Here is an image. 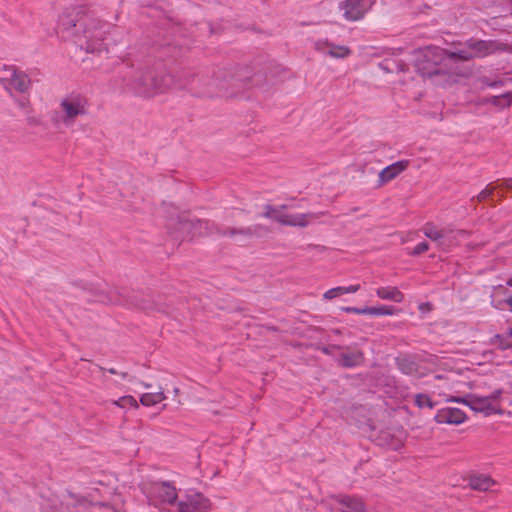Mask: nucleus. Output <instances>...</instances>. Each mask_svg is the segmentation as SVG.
I'll use <instances>...</instances> for the list:
<instances>
[{
	"instance_id": "f257e3e1",
	"label": "nucleus",
	"mask_w": 512,
	"mask_h": 512,
	"mask_svg": "<svg viewBox=\"0 0 512 512\" xmlns=\"http://www.w3.org/2000/svg\"><path fill=\"white\" fill-rule=\"evenodd\" d=\"M283 78L287 70L281 65L262 59L254 60L250 65H235L231 68L213 69L212 74L196 73L187 71L175 81L176 87L188 88L195 91L198 95L214 97L219 93H224L227 97L234 96V92L229 93V89L241 90L254 87H263L271 79Z\"/></svg>"
},
{
	"instance_id": "f03ea898",
	"label": "nucleus",
	"mask_w": 512,
	"mask_h": 512,
	"mask_svg": "<svg viewBox=\"0 0 512 512\" xmlns=\"http://www.w3.org/2000/svg\"><path fill=\"white\" fill-rule=\"evenodd\" d=\"M105 24L90 14L86 6L66 8L58 18L56 33L63 40H70L87 53L107 52L103 30Z\"/></svg>"
},
{
	"instance_id": "7ed1b4c3",
	"label": "nucleus",
	"mask_w": 512,
	"mask_h": 512,
	"mask_svg": "<svg viewBox=\"0 0 512 512\" xmlns=\"http://www.w3.org/2000/svg\"><path fill=\"white\" fill-rule=\"evenodd\" d=\"M120 73L124 85L142 97H153L175 85L173 75L155 67L133 69L125 66Z\"/></svg>"
},
{
	"instance_id": "20e7f679",
	"label": "nucleus",
	"mask_w": 512,
	"mask_h": 512,
	"mask_svg": "<svg viewBox=\"0 0 512 512\" xmlns=\"http://www.w3.org/2000/svg\"><path fill=\"white\" fill-rule=\"evenodd\" d=\"M91 292L97 302L128 305L141 309L147 313L160 312L167 315L171 314L170 306L163 302L160 296L157 298L145 297L139 293L130 292L126 289H116L113 292H106L95 288L91 290Z\"/></svg>"
},
{
	"instance_id": "39448f33",
	"label": "nucleus",
	"mask_w": 512,
	"mask_h": 512,
	"mask_svg": "<svg viewBox=\"0 0 512 512\" xmlns=\"http://www.w3.org/2000/svg\"><path fill=\"white\" fill-rule=\"evenodd\" d=\"M502 394V389H496L488 396L469 394L465 397H452L448 399V401L462 403L468 406L471 410L482 413L485 416L494 414L502 415L504 411L498 404Z\"/></svg>"
},
{
	"instance_id": "423d86ee",
	"label": "nucleus",
	"mask_w": 512,
	"mask_h": 512,
	"mask_svg": "<svg viewBox=\"0 0 512 512\" xmlns=\"http://www.w3.org/2000/svg\"><path fill=\"white\" fill-rule=\"evenodd\" d=\"M497 49L498 45L494 41L469 39L465 42L464 47L455 51H445V54L451 60L469 61L488 56Z\"/></svg>"
},
{
	"instance_id": "0eeeda50",
	"label": "nucleus",
	"mask_w": 512,
	"mask_h": 512,
	"mask_svg": "<svg viewBox=\"0 0 512 512\" xmlns=\"http://www.w3.org/2000/svg\"><path fill=\"white\" fill-rule=\"evenodd\" d=\"M442 50L437 47L428 46L420 49L415 54V66L422 76L438 74V61L441 58Z\"/></svg>"
},
{
	"instance_id": "6e6552de",
	"label": "nucleus",
	"mask_w": 512,
	"mask_h": 512,
	"mask_svg": "<svg viewBox=\"0 0 512 512\" xmlns=\"http://www.w3.org/2000/svg\"><path fill=\"white\" fill-rule=\"evenodd\" d=\"M286 205L279 207L266 204L264 206V212L260 215L261 217L271 219L283 226H306L304 214L290 215L285 213Z\"/></svg>"
},
{
	"instance_id": "1a4fd4ad",
	"label": "nucleus",
	"mask_w": 512,
	"mask_h": 512,
	"mask_svg": "<svg viewBox=\"0 0 512 512\" xmlns=\"http://www.w3.org/2000/svg\"><path fill=\"white\" fill-rule=\"evenodd\" d=\"M60 106L64 112L62 120L66 126L72 125L76 117L87 113L86 99L79 94H71L64 98Z\"/></svg>"
},
{
	"instance_id": "9d476101",
	"label": "nucleus",
	"mask_w": 512,
	"mask_h": 512,
	"mask_svg": "<svg viewBox=\"0 0 512 512\" xmlns=\"http://www.w3.org/2000/svg\"><path fill=\"white\" fill-rule=\"evenodd\" d=\"M331 512H365V504L357 497L347 495L331 496L325 500Z\"/></svg>"
},
{
	"instance_id": "9b49d317",
	"label": "nucleus",
	"mask_w": 512,
	"mask_h": 512,
	"mask_svg": "<svg viewBox=\"0 0 512 512\" xmlns=\"http://www.w3.org/2000/svg\"><path fill=\"white\" fill-rule=\"evenodd\" d=\"M178 512H210L212 503L201 492L185 494L177 503Z\"/></svg>"
},
{
	"instance_id": "f8f14e48",
	"label": "nucleus",
	"mask_w": 512,
	"mask_h": 512,
	"mask_svg": "<svg viewBox=\"0 0 512 512\" xmlns=\"http://www.w3.org/2000/svg\"><path fill=\"white\" fill-rule=\"evenodd\" d=\"M372 0H345L339 4L347 21H359L373 6Z\"/></svg>"
},
{
	"instance_id": "ddd939ff",
	"label": "nucleus",
	"mask_w": 512,
	"mask_h": 512,
	"mask_svg": "<svg viewBox=\"0 0 512 512\" xmlns=\"http://www.w3.org/2000/svg\"><path fill=\"white\" fill-rule=\"evenodd\" d=\"M264 230L268 231L264 226L262 225H255L253 227H228L225 229L216 227V233L219 236L223 237H229V238H236L239 237V242L246 241L252 239L254 236L259 235V231Z\"/></svg>"
},
{
	"instance_id": "4468645a",
	"label": "nucleus",
	"mask_w": 512,
	"mask_h": 512,
	"mask_svg": "<svg viewBox=\"0 0 512 512\" xmlns=\"http://www.w3.org/2000/svg\"><path fill=\"white\" fill-rule=\"evenodd\" d=\"M467 416L459 408L446 407L437 411L434 416L435 422L439 424L459 425L465 422Z\"/></svg>"
},
{
	"instance_id": "2eb2a0df",
	"label": "nucleus",
	"mask_w": 512,
	"mask_h": 512,
	"mask_svg": "<svg viewBox=\"0 0 512 512\" xmlns=\"http://www.w3.org/2000/svg\"><path fill=\"white\" fill-rule=\"evenodd\" d=\"M410 165V161L407 159H402L396 161L385 168H383L378 173V186H382L396 177H398L402 172H404Z\"/></svg>"
},
{
	"instance_id": "dca6fc26",
	"label": "nucleus",
	"mask_w": 512,
	"mask_h": 512,
	"mask_svg": "<svg viewBox=\"0 0 512 512\" xmlns=\"http://www.w3.org/2000/svg\"><path fill=\"white\" fill-rule=\"evenodd\" d=\"M406 436L403 430L394 432L383 431L379 437L380 445L385 446L391 450H399L403 447Z\"/></svg>"
},
{
	"instance_id": "f3484780",
	"label": "nucleus",
	"mask_w": 512,
	"mask_h": 512,
	"mask_svg": "<svg viewBox=\"0 0 512 512\" xmlns=\"http://www.w3.org/2000/svg\"><path fill=\"white\" fill-rule=\"evenodd\" d=\"M163 502L169 505H177L179 502L176 487L169 481H159L154 484Z\"/></svg>"
},
{
	"instance_id": "a211bd4d",
	"label": "nucleus",
	"mask_w": 512,
	"mask_h": 512,
	"mask_svg": "<svg viewBox=\"0 0 512 512\" xmlns=\"http://www.w3.org/2000/svg\"><path fill=\"white\" fill-rule=\"evenodd\" d=\"M423 234L430 240L437 242L438 246L443 247V239L448 238L449 231L447 229H438L433 223L428 222L422 228Z\"/></svg>"
},
{
	"instance_id": "6ab92c4d",
	"label": "nucleus",
	"mask_w": 512,
	"mask_h": 512,
	"mask_svg": "<svg viewBox=\"0 0 512 512\" xmlns=\"http://www.w3.org/2000/svg\"><path fill=\"white\" fill-rule=\"evenodd\" d=\"M376 295L382 300H389L401 303L404 300V294L396 287L385 286L376 289Z\"/></svg>"
},
{
	"instance_id": "aec40b11",
	"label": "nucleus",
	"mask_w": 512,
	"mask_h": 512,
	"mask_svg": "<svg viewBox=\"0 0 512 512\" xmlns=\"http://www.w3.org/2000/svg\"><path fill=\"white\" fill-rule=\"evenodd\" d=\"M469 485L474 490L486 491L494 485V480L488 475L478 474L470 477Z\"/></svg>"
},
{
	"instance_id": "412c9836",
	"label": "nucleus",
	"mask_w": 512,
	"mask_h": 512,
	"mask_svg": "<svg viewBox=\"0 0 512 512\" xmlns=\"http://www.w3.org/2000/svg\"><path fill=\"white\" fill-rule=\"evenodd\" d=\"M350 53V49L346 46H337L328 42L322 43V54L332 58H346Z\"/></svg>"
},
{
	"instance_id": "4be33fe9",
	"label": "nucleus",
	"mask_w": 512,
	"mask_h": 512,
	"mask_svg": "<svg viewBox=\"0 0 512 512\" xmlns=\"http://www.w3.org/2000/svg\"><path fill=\"white\" fill-rule=\"evenodd\" d=\"M363 361V354L360 351L343 352L338 358V362L343 367H355Z\"/></svg>"
},
{
	"instance_id": "5701e85b",
	"label": "nucleus",
	"mask_w": 512,
	"mask_h": 512,
	"mask_svg": "<svg viewBox=\"0 0 512 512\" xmlns=\"http://www.w3.org/2000/svg\"><path fill=\"white\" fill-rule=\"evenodd\" d=\"M166 398L164 391L161 389L155 393H144L140 397V403L143 406H153L157 403H160Z\"/></svg>"
},
{
	"instance_id": "b1692460",
	"label": "nucleus",
	"mask_w": 512,
	"mask_h": 512,
	"mask_svg": "<svg viewBox=\"0 0 512 512\" xmlns=\"http://www.w3.org/2000/svg\"><path fill=\"white\" fill-rule=\"evenodd\" d=\"M486 103H490L498 108H506L512 105V92H506L498 96H492L486 100Z\"/></svg>"
},
{
	"instance_id": "393cba45",
	"label": "nucleus",
	"mask_w": 512,
	"mask_h": 512,
	"mask_svg": "<svg viewBox=\"0 0 512 512\" xmlns=\"http://www.w3.org/2000/svg\"><path fill=\"white\" fill-rule=\"evenodd\" d=\"M30 84V80L26 75H19L15 71L13 72V77L11 79V85L15 90L24 93L28 90Z\"/></svg>"
},
{
	"instance_id": "a878e982",
	"label": "nucleus",
	"mask_w": 512,
	"mask_h": 512,
	"mask_svg": "<svg viewBox=\"0 0 512 512\" xmlns=\"http://www.w3.org/2000/svg\"><path fill=\"white\" fill-rule=\"evenodd\" d=\"M414 403L420 409H433L435 407V403L431 400L430 396L424 393L416 394L414 396Z\"/></svg>"
},
{
	"instance_id": "bb28decb",
	"label": "nucleus",
	"mask_w": 512,
	"mask_h": 512,
	"mask_svg": "<svg viewBox=\"0 0 512 512\" xmlns=\"http://www.w3.org/2000/svg\"><path fill=\"white\" fill-rule=\"evenodd\" d=\"M508 78H501V79H497V80H490L487 76H483L480 78V83L482 84L483 87H487V88H501L503 86H505L508 82Z\"/></svg>"
},
{
	"instance_id": "cd10ccee",
	"label": "nucleus",
	"mask_w": 512,
	"mask_h": 512,
	"mask_svg": "<svg viewBox=\"0 0 512 512\" xmlns=\"http://www.w3.org/2000/svg\"><path fill=\"white\" fill-rule=\"evenodd\" d=\"M178 219H179V225L183 229H196L197 226L201 227L202 224H207V222H205L203 220H200V219L190 220L186 216H179Z\"/></svg>"
},
{
	"instance_id": "c85d7f7f",
	"label": "nucleus",
	"mask_w": 512,
	"mask_h": 512,
	"mask_svg": "<svg viewBox=\"0 0 512 512\" xmlns=\"http://www.w3.org/2000/svg\"><path fill=\"white\" fill-rule=\"evenodd\" d=\"M490 343L492 345L497 346L501 350H507V349L511 348V343L508 341V339L500 334L494 335L490 339Z\"/></svg>"
},
{
	"instance_id": "c756f323",
	"label": "nucleus",
	"mask_w": 512,
	"mask_h": 512,
	"mask_svg": "<svg viewBox=\"0 0 512 512\" xmlns=\"http://www.w3.org/2000/svg\"><path fill=\"white\" fill-rule=\"evenodd\" d=\"M115 405H117L120 408H126L127 406L138 408V403L136 399L131 395H125L118 400L113 402Z\"/></svg>"
},
{
	"instance_id": "7c9ffc66",
	"label": "nucleus",
	"mask_w": 512,
	"mask_h": 512,
	"mask_svg": "<svg viewBox=\"0 0 512 512\" xmlns=\"http://www.w3.org/2000/svg\"><path fill=\"white\" fill-rule=\"evenodd\" d=\"M396 311L392 306L380 305L375 307V316H392L396 314Z\"/></svg>"
},
{
	"instance_id": "2f4dec72",
	"label": "nucleus",
	"mask_w": 512,
	"mask_h": 512,
	"mask_svg": "<svg viewBox=\"0 0 512 512\" xmlns=\"http://www.w3.org/2000/svg\"><path fill=\"white\" fill-rule=\"evenodd\" d=\"M428 249H429L428 243L425 241H422L419 244H417L412 250H408L407 254L416 256V255H420V254L426 252Z\"/></svg>"
},
{
	"instance_id": "473e14b6",
	"label": "nucleus",
	"mask_w": 512,
	"mask_h": 512,
	"mask_svg": "<svg viewBox=\"0 0 512 512\" xmlns=\"http://www.w3.org/2000/svg\"><path fill=\"white\" fill-rule=\"evenodd\" d=\"M344 295V291H343V287L342 286H339V287H334V288H331L329 289L328 291H326L324 293V298L325 299H334L336 297H340Z\"/></svg>"
},
{
	"instance_id": "72a5a7b5",
	"label": "nucleus",
	"mask_w": 512,
	"mask_h": 512,
	"mask_svg": "<svg viewBox=\"0 0 512 512\" xmlns=\"http://www.w3.org/2000/svg\"><path fill=\"white\" fill-rule=\"evenodd\" d=\"M495 190V187H493L492 185H487L482 191L479 192V194L477 195V199L479 201H483L485 199H487Z\"/></svg>"
},
{
	"instance_id": "f704fd0d",
	"label": "nucleus",
	"mask_w": 512,
	"mask_h": 512,
	"mask_svg": "<svg viewBox=\"0 0 512 512\" xmlns=\"http://www.w3.org/2000/svg\"><path fill=\"white\" fill-rule=\"evenodd\" d=\"M342 287H343L344 294L355 293V292H357L360 289V285L359 284L349 285V286H342Z\"/></svg>"
},
{
	"instance_id": "c9c22d12",
	"label": "nucleus",
	"mask_w": 512,
	"mask_h": 512,
	"mask_svg": "<svg viewBox=\"0 0 512 512\" xmlns=\"http://www.w3.org/2000/svg\"><path fill=\"white\" fill-rule=\"evenodd\" d=\"M360 310H361V307H351V306H348V307H343L342 308V311H344L346 313L358 314V315L361 314Z\"/></svg>"
},
{
	"instance_id": "e433bc0d",
	"label": "nucleus",
	"mask_w": 512,
	"mask_h": 512,
	"mask_svg": "<svg viewBox=\"0 0 512 512\" xmlns=\"http://www.w3.org/2000/svg\"><path fill=\"white\" fill-rule=\"evenodd\" d=\"M360 315H370L375 316V307H361Z\"/></svg>"
},
{
	"instance_id": "4c0bfd02",
	"label": "nucleus",
	"mask_w": 512,
	"mask_h": 512,
	"mask_svg": "<svg viewBox=\"0 0 512 512\" xmlns=\"http://www.w3.org/2000/svg\"><path fill=\"white\" fill-rule=\"evenodd\" d=\"M100 369H101L102 371H107V372H109L110 374H113V375L118 374L117 370H115L114 368L106 369V368L100 367ZM119 375H120L123 379H125V378L128 376V374H127L126 372H121V373H119Z\"/></svg>"
},
{
	"instance_id": "58836bf2",
	"label": "nucleus",
	"mask_w": 512,
	"mask_h": 512,
	"mask_svg": "<svg viewBox=\"0 0 512 512\" xmlns=\"http://www.w3.org/2000/svg\"><path fill=\"white\" fill-rule=\"evenodd\" d=\"M501 186L512 189V177L505 179Z\"/></svg>"
},
{
	"instance_id": "ea45409f",
	"label": "nucleus",
	"mask_w": 512,
	"mask_h": 512,
	"mask_svg": "<svg viewBox=\"0 0 512 512\" xmlns=\"http://www.w3.org/2000/svg\"><path fill=\"white\" fill-rule=\"evenodd\" d=\"M27 122L30 125H37L39 123L38 120L36 118H34V117H28L27 118Z\"/></svg>"
},
{
	"instance_id": "a19ab883",
	"label": "nucleus",
	"mask_w": 512,
	"mask_h": 512,
	"mask_svg": "<svg viewBox=\"0 0 512 512\" xmlns=\"http://www.w3.org/2000/svg\"><path fill=\"white\" fill-rule=\"evenodd\" d=\"M504 302L508 305L509 310L512 312V294Z\"/></svg>"
},
{
	"instance_id": "79ce46f5",
	"label": "nucleus",
	"mask_w": 512,
	"mask_h": 512,
	"mask_svg": "<svg viewBox=\"0 0 512 512\" xmlns=\"http://www.w3.org/2000/svg\"><path fill=\"white\" fill-rule=\"evenodd\" d=\"M492 306L497 309H502L500 301L499 302L492 301Z\"/></svg>"
},
{
	"instance_id": "37998d69",
	"label": "nucleus",
	"mask_w": 512,
	"mask_h": 512,
	"mask_svg": "<svg viewBox=\"0 0 512 512\" xmlns=\"http://www.w3.org/2000/svg\"><path fill=\"white\" fill-rule=\"evenodd\" d=\"M267 330L276 332V331H278V328L276 326H268Z\"/></svg>"
},
{
	"instance_id": "c03bdc74",
	"label": "nucleus",
	"mask_w": 512,
	"mask_h": 512,
	"mask_svg": "<svg viewBox=\"0 0 512 512\" xmlns=\"http://www.w3.org/2000/svg\"><path fill=\"white\" fill-rule=\"evenodd\" d=\"M506 285L509 286V287H512V277L507 279Z\"/></svg>"
},
{
	"instance_id": "a18cd8bd",
	"label": "nucleus",
	"mask_w": 512,
	"mask_h": 512,
	"mask_svg": "<svg viewBox=\"0 0 512 512\" xmlns=\"http://www.w3.org/2000/svg\"><path fill=\"white\" fill-rule=\"evenodd\" d=\"M507 335L512 337V326L510 328H508Z\"/></svg>"
},
{
	"instance_id": "49530a36",
	"label": "nucleus",
	"mask_w": 512,
	"mask_h": 512,
	"mask_svg": "<svg viewBox=\"0 0 512 512\" xmlns=\"http://www.w3.org/2000/svg\"><path fill=\"white\" fill-rule=\"evenodd\" d=\"M315 48H316V50H320V42L319 41L315 42Z\"/></svg>"
},
{
	"instance_id": "de8ad7c7",
	"label": "nucleus",
	"mask_w": 512,
	"mask_h": 512,
	"mask_svg": "<svg viewBox=\"0 0 512 512\" xmlns=\"http://www.w3.org/2000/svg\"><path fill=\"white\" fill-rule=\"evenodd\" d=\"M141 384H142L145 388H150V387H151V384H148V383L141 382Z\"/></svg>"
},
{
	"instance_id": "09e8293b",
	"label": "nucleus",
	"mask_w": 512,
	"mask_h": 512,
	"mask_svg": "<svg viewBox=\"0 0 512 512\" xmlns=\"http://www.w3.org/2000/svg\"><path fill=\"white\" fill-rule=\"evenodd\" d=\"M401 369L404 371V373H410V370H407V367H402L401 366Z\"/></svg>"
},
{
	"instance_id": "8fccbe9b",
	"label": "nucleus",
	"mask_w": 512,
	"mask_h": 512,
	"mask_svg": "<svg viewBox=\"0 0 512 512\" xmlns=\"http://www.w3.org/2000/svg\"><path fill=\"white\" fill-rule=\"evenodd\" d=\"M401 369L404 371V373H410V370H407V367H402L401 366Z\"/></svg>"
},
{
	"instance_id": "3c124183",
	"label": "nucleus",
	"mask_w": 512,
	"mask_h": 512,
	"mask_svg": "<svg viewBox=\"0 0 512 512\" xmlns=\"http://www.w3.org/2000/svg\"><path fill=\"white\" fill-rule=\"evenodd\" d=\"M179 391H180L179 388H174V390H173L174 394H178Z\"/></svg>"
},
{
	"instance_id": "603ef678",
	"label": "nucleus",
	"mask_w": 512,
	"mask_h": 512,
	"mask_svg": "<svg viewBox=\"0 0 512 512\" xmlns=\"http://www.w3.org/2000/svg\"><path fill=\"white\" fill-rule=\"evenodd\" d=\"M510 405L512 406V401L510 402Z\"/></svg>"
}]
</instances>
